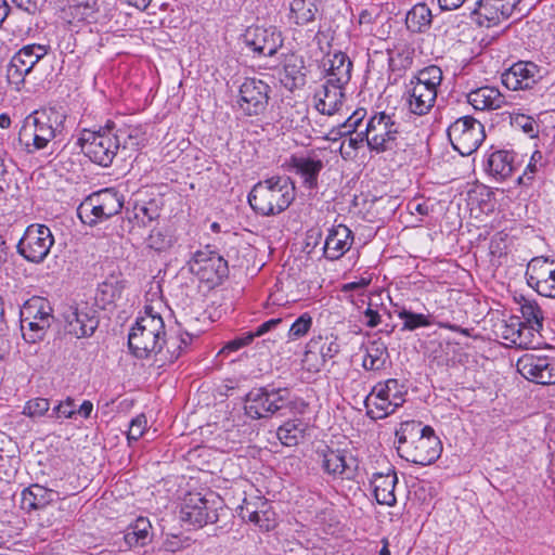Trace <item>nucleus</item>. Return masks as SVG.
Segmentation results:
<instances>
[{
  "mask_svg": "<svg viewBox=\"0 0 555 555\" xmlns=\"http://www.w3.org/2000/svg\"><path fill=\"white\" fill-rule=\"evenodd\" d=\"M245 412L254 420L270 417L283 409H293L288 388L266 386L254 388L246 395Z\"/></svg>",
  "mask_w": 555,
  "mask_h": 555,
  "instance_id": "nucleus-8",
  "label": "nucleus"
},
{
  "mask_svg": "<svg viewBox=\"0 0 555 555\" xmlns=\"http://www.w3.org/2000/svg\"><path fill=\"white\" fill-rule=\"evenodd\" d=\"M467 0H438L442 11H452L462 7Z\"/></svg>",
  "mask_w": 555,
  "mask_h": 555,
  "instance_id": "nucleus-64",
  "label": "nucleus"
},
{
  "mask_svg": "<svg viewBox=\"0 0 555 555\" xmlns=\"http://www.w3.org/2000/svg\"><path fill=\"white\" fill-rule=\"evenodd\" d=\"M311 348H318L322 360L325 362L333 359L340 350L337 337L333 334L326 337H319L310 341Z\"/></svg>",
  "mask_w": 555,
  "mask_h": 555,
  "instance_id": "nucleus-51",
  "label": "nucleus"
},
{
  "mask_svg": "<svg viewBox=\"0 0 555 555\" xmlns=\"http://www.w3.org/2000/svg\"><path fill=\"white\" fill-rule=\"evenodd\" d=\"M440 328H447L452 332L461 333L462 335H465L467 337H472V331L469 328L461 327L460 325L452 324L449 322H437L436 323Z\"/></svg>",
  "mask_w": 555,
  "mask_h": 555,
  "instance_id": "nucleus-63",
  "label": "nucleus"
},
{
  "mask_svg": "<svg viewBox=\"0 0 555 555\" xmlns=\"http://www.w3.org/2000/svg\"><path fill=\"white\" fill-rule=\"evenodd\" d=\"M472 20L480 27H492L509 16L501 8L498 0H478L470 11Z\"/></svg>",
  "mask_w": 555,
  "mask_h": 555,
  "instance_id": "nucleus-30",
  "label": "nucleus"
},
{
  "mask_svg": "<svg viewBox=\"0 0 555 555\" xmlns=\"http://www.w3.org/2000/svg\"><path fill=\"white\" fill-rule=\"evenodd\" d=\"M280 323H282L281 318L270 319L260 324L254 332H251V335L254 336V338L260 337L266 333L270 332L271 330L275 328Z\"/></svg>",
  "mask_w": 555,
  "mask_h": 555,
  "instance_id": "nucleus-61",
  "label": "nucleus"
},
{
  "mask_svg": "<svg viewBox=\"0 0 555 555\" xmlns=\"http://www.w3.org/2000/svg\"><path fill=\"white\" fill-rule=\"evenodd\" d=\"M124 288V281L112 275L99 284L95 300L105 309L120 299Z\"/></svg>",
  "mask_w": 555,
  "mask_h": 555,
  "instance_id": "nucleus-40",
  "label": "nucleus"
},
{
  "mask_svg": "<svg viewBox=\"0 0 555 555\" xmlns=\"http://www.w3.org/2000/svg\"><path fill=\"white\" fill-rule=\"evenodd\" d=\"M124 206L122 196L114 189H104L88 196L78 207L79 219L88 225H94L115 215Z\"/></svg>",
  "mask_w": 555,
  "mask_h": 555,
  "instance_id": "nucleus-10",
  "label": "nucleus"
},
{
  "mask_svg": "<svg viewBox=\"0 0 555 555\" xmlns=\"http://www.w3.org/2000/svg\"><path fill=\"white\" fill-rule=\"evenodd\" d=\"M448 138L461 155H470L486 138L483 125L472 116H463L452 122L447 130Z\"/></svg>",
  "mask_w": 555,
  "mask_h": 555,
  "instance_id": "nucleus-11",
  "label": "nucleus"
},
{
  "mask_svg": "<svg viewBox=\"0 0 555 555\" xmlns=\"http://www.w3.org/2000/svg\"><path fill=\"white\" fill-rule=\"evenodd\" d=\"M307 424L301 418L286 421L276 429V437L285 447L297 446L305 437Z\"/></svg>",
  "mask_w": 555,
  "mask_h": 555,
  "instance_id": "nucleus-38",
  "label": "nucleus"
},
{
  "mask_svg": "<svg viewBox=\"0 0 555 555\" xmlns=\"http://www.w3.org/2000/svg\"><path fill=\"white\" fill-rule=\"evenodd\" d=\"M466 98L476 111H494L505 104V96L499 89L490 86L476 88L468 92Z\"/></svg>",
  "mask_w": 555,
  "mask_h": 555,
  "instance_id": "nucleus-33",
  "label": "nucleus"
},
{
  "mask_svg": "<svg viewBox=\"0 0 555 555\" xmlns=\"http://www.w3.org/2000/svg\"><path fill=\"white\" fill-rule=\"evenodd\" d=\"M151 522L145 517H139L125 533V542L129 547L144 546L151 541Z\"/></svg>",
  "mask_w": 555,
  "mask_h": 555,
  "instance_id": "nucleus-42",
  "label": "nucleus"
},
{
  "mask_svg": "<svg viewBox=\"0 0 555 555\" xmlns=\"http://www.w3.org/2000/svg\"><path fill=\"white\" fill-rule=\"evenodd\" d=\"M166 341L163 318L139 317L128 335V347L138 359H146L162 351Z\"/></svg>",
  "mask_w": 555,
  "mask_h": 555,
  "instance_id": "nucleus-5",
  "label": "nucleus"
},
{
  "mask_svg": "<svg viewBox=\"0 0 555 555\" xmlns=\"http://www.w3.org/2000/svg\"><path fill=\"white\" fill-rule=\"evenodd\" d=\"M347 85L330 83L328 80L314 93L315 109L327 116L338 113L346 99L345 87Z\"/></svg>",
  "mask_w": 555,
  "mask_h": 555,
  "instance_id": "nucleus-25",
  "label": "nucleus"
},
{
  "mask_svg": "<svg viewBox=\"0 0 555 555\" xmlns=\"http://www.w3.org/2000/svg\"><path fill=\"white\" fill-rule=\"evenodd\" d=\"M296 197V188L287 176H272L257 182L248 194L253 210L261 216H275L286 210Z\"/></svg>",
  "mask_w": 555,
  "mask_h": 555,
  "instance_id": "nucleus-2",
  "label": "nucleus"
},
{
  "mask_svg": "<svg viewBox=\"0 0 555 555\" xmlns=\"http://www.w3.org/2000/svg\"><path fill=\"white\" fill-rule=\"evenodd\" d=\"M352 242L353 234L347 225L332 227L324 243V257L328 260L339 259L350 249Z\"/></svg>",
  "mask_w": 555,
  "mask_h": 555,
  "instance_id": "nucleus-26",
  "label": "nucleus"
},
{
  "mask_svg": "<svg viewBox=\"0 0 555 555\" xmlns=\"http://www.w3.org/2000/svg\"><path fill=\"white\" fill-rule=\"evenodd\" d=\"M494 327L495 335L506 345L522 349L533 348V334L524 327L519 318L511 317L508 320H502Z\"/></svg>",
  "mask_w": 555,
  "mask_h": 555,
  "instance_id": "nucleus-23",
  "label": "nucleus"
},
{
  "mask_svg": "<svg viewBox=\"0 0 555 555\" xmlns=\"http://www.w3.org/2000/svg\"><path fill=\"white\" fill-rule=\"evenodd\" d=\"M312 325V318L309 313H302L296 321L291 325L287 331V337L289 340H296L304 337Z\"/></svg>",
  "mask_w": 555,
  "mask_h": 555,
  "instance_id": "nucleus-54",
  "label": "nucleus"
},
{
  "mask_svg": "<svg viewBox=\"0 0 555 555\" xmlns=\"http://www.w3.org/2000/svg\"><path fill=\"white\" fill-rule=\"evenodd\" d=\"M318 463L323 473L333 480H354L359 473V461L348 450L325 447L317 451Z\"/></svg>",
  "mask_w": 555,
  "mask_h": 555,
  "instance_id": "nucleus-12",
  "label": "nucleus"
},
{
  "mask_svg": "<svg viewBox=\"0 0 555 555\" xmlns=\"http://www.w3.org/2000/svg\"><path fill=\"white\" fill-rule=\"evenodd\" d=\"M388 358L387 347L383 343L371 341L366 347L362 366L366 371H379L385 367Z\"/></svg>",
  "mask_w": 555,
  "mask_h": 555,
  "instance_id": "nucleus-43",
  "label": "nucleus"
},
{
  "mask_svg": "<svg viewBox=\"0 0 555 555\" xmlns=\"http://www.w3.org/2000/svg\"><path fill=\"white\" fill-rule=\"evenodd\" d=\"M517 371L526 379L540 385L555 384V359L528 352L517 360Z\"/></svg>",
  "mask_w": 555,
  "mask_h": 555,
  "instance_id": "nucleus-18",
  "label": "nucleus"
},
{
  "mask_svg": "<svg viewBox=\"0 0 555 555\" xmlns=\"http://www.w3.org/2000/svg\"><path fill=\"white\" fill-rule=\"evenodd\" d=\"M66 115L62 108L47 107L29 114L18 132V141L27 153L47 147L64 128Z\"/></svg>",
  "mask_w": 555,
  "mask_h": 555,
  "instance_id": "nucleus-3",
  "label": "nucleus"
},
{
  "mask_svg": "<svg viewBox=\"0 0 555 555\" xmlns=\"http://www.w3.org/2000/svg\"><path fill=\"white\" fill-rule=\"evenodd\" d=\"M401 124L395 114L375 113L370 117L365 128V142L371 152L376 154L404 151L405 143Z\"/></svg>",
  "mask_w": 555,
  "mask_h": 555,
  "instance_id": "nucleus-4",
  "label": "nucleus"
},
{
  "mask_svg": "<svg viewBox=\"0 0 555 555\" xmlns=\"http://www.w3.org/2000/svg\"><path fill=\"white\" fill-rule=\"evenodd\" d=\"M260 509H250L251 502L245 499L240 506V516L243 519L255 524L262 531L272 530L275 525V513L270 508L267 501L258 498Z\"/></svg>",
  "mask_w": 555,
  "mask_h": 555,
  "instance_id": "nucleus-34",
  "label": "nucleus"
},
{
  "mask_svg": "<svg viewBox=\"0 0 555 555\" xmlns=\"http://www.w3.org/2000/svg\"><path fill=\"white\" fill-rule=\"evenodd\" d=\"M188 264L191 273L209 287L220 285L229 274L227 260L208 246L194 253Z\"/></svg>",
  "mask_w": 555,
  "mask_h": 555,
  "instance_id": "nucleus-13",
  "label": "nucleus"
},
{
  "mask_svg": "<svg viewBox=\"0 0 555 555\" xmlns=\"http://www.w3.org/2000/svg\"><path fill=\"white\" fill-rule=\"evenodd\" d=\"M175 243V237L167 227L154 228L149 237L146 238V245L149 248L156 251H164L170 248Z\"/></svg>",
  "mask_w": 555,
  "mask_h": 555,
  "instance_id": "nucleus-49",
  "label": "nucleus"
},
{
  "mask_svg": "<svg viewBox=\"0 0 555 555\" xmlns=\"http://www.w3.org/2000/svg\"><path fill=\"white\" fill-rule=\"evenodd\" d=\"M254 336L251 332H247L242 334L241 336L235 337L234 339L228 341L225 346L222 348L221 352H232L236 351L245 346H248L254 340Z\"/></svg>",
  "mask_w": 555,
  "mask_h": 555,
  "instance_id": "nucleus-60",
  "label": "nucleus"
},
{
  "mask_svg": "<svg viewBox=\"0 0 555 555\" xmlns=\"http://www.w3.org/2000/svg\"><path fill=\"white\" fill-rule=\"evenodd\" d=\"M366 112L363 108L356 109L347 119L345 122L340 124L338 126L336 134L344 137V135H350L352 134L363 118L365 117Z\"/></svg>",
  "mask_w": 555,
  "mask_h": 555,
  "instance_id": "nucleus-56",
  "label": "nucleus"
},
{
  "mask_svg": "<svg viewBox=\"0 0 555 555\" xmlns=\"http://www.w3.org/2000/svg\"><path fill=\"white\" fill-rule=\"evenodd\" d=\"M63 318L65 332L76 338L92 336L100 322L98 311L88 302L69 306Z\"/></svg>",
  "mask_w": 555,
  "mask_h": 555,
  "instance_id": "nucleus-17",
  "label": "nucleus"
},
{
  "mask_svg": "<svg viewBox=\"0 0 555 555\" xmlns=\"http://www.w3.org/2000/svg\"><path fill=\"white\" fill-rule=\"evenodd\" d=\"M410 81L421 83L422 87L431 91H437L442 81V70L439 66L430 65L421 69Z\"/></svg>",
  "mask_w": 555,
  "mask_h": 555,
  "instance_id": "nucleus-50",
  "label": "nucleus"
},
{
  "mask_svg": "<svg viewBox=\"0 0 555 555\" xmlns=\"http://www.w3.org/2000/svg\"><path fill=\"white\" fill-rule=\"evenodd\" d=\"M243 39L247 47L263 56H273L283 46L282 33L274 26H249Z\"/></svg>",
  "mask_w": 555,
  "mask_h": 555,
  "instance_id": "nucleus-20",
  "label": "nucleus"
},
{
  "mask_svg": "<svg viewBox=\"0 0 555 555\" xmlns=\"http://www.w3.org/2000/svg\"><path fill=\"white\" fill-rule=\"evenodd\" d=\"M50 410V401L46 398H34L28 400L22 413L30 418L41 417Z\"/></svg>",
  "mask_w": 555,
  "mask_h": 555,
  "instance_id": "nucleus-53",
  "label": "nucleus"
},
{
  "mask_svg": "<svg viewBox=\"0 0 555 555\" xmlns=\"http://www.w3.org/2000/svg\"><path fill=\"white\" fill-rule=\"evenodd\" d=\"M388 67L391 72H401L411 67L414 57V50L408 46L387 49Z\"/></svg>",
  "mask_w": 555,
  "mask_h": 555,
  "instance_id": "nucleus-46",
  "label": "nucleus"
},
{
  "mask_svg": "<svg viewBox=\"0 0 555 555\" xmlns=\"http://www.w3.org/2000/svg\"><path fill=\"white\" fill-rule=\"evenodd\" d=\"M282 67L284 78L282 82L288 90H294L305 86L306 83V67L305 61L301 55L294 52L283 54Z\"/></svg>",
  "mask_w": 555,
  "mask_h": 555,
  "instance_id": "nucleus-32",
  "label": "nucleus"
},
{
  "mask_svg": "<svg viewBox=\"0 0 555 555\" xmlns=\"http://www.w3.org/2000/svg\"><path fill=\"white\" fill-rule=\"evenodd\" d=\"M399 456L415 465L427 466L441 455L442 443L433 427L421 422L406 421L396 430Z\"/></svg>",
  "mask_w": 555,
  "mask_h": 555,
  "instance_id": "nucleus-1",
  "label": "nucleus"
},
{
  "mask_svg": "<svg viewBox=\"0 0 555 555\" xmlns=\"http://www.w3.org/2000/svg\"><path fill=\"white\" fill-rule=\"evenodd\" d=\"M543 69L533 62L520 61L502 75V83L509 90L532 89L542 78Z\"/></svg>",
  "mask_w": 555,
  "mask_h": 555,
  "instance_id": "nucleus-21",
  "label": "nucleus"
},
{
  "mask_svg": "<svg viewBox=\"0 0 555 555\" xmlns=\"http://www.w3.org/2000/svg\"><path fill=\"white\" fill-rule=\"evenodd\" d=\"M408 108L411 113L423 116L430 112L437 99V91H431L410 81L405 93Z\"/></svg>",
  "mask_w": 555,
  "mask_h": 555,
  "instance_id": "nucleus-31",
  "label": "nucleus"
},
{
  "mask_svg": "<svg viewBox=\"0 0 555 555\" xmlns=\"http://www.w3.org/2000/svg\"><path fill=\"white\" fill-rule=\"evenodd\" d=\"M382 14V8L379 4H370L359 13V25L364 27H371Z\"/></svg>",
  "mask_w": 555,
  "mask_h": 555,
  "instance_id": "nucleus-57",
  "label": "nucleus"
},
{
  "mask_svg": "<svg viewBox=\"0 0 555 555\" xmlns=\"http://www.w3.org/2000/svg\"><path fill=\"white\" fill-rule=\"evenodd\" d=\"M160 216V209L155 199L149 202H135L132 208L126 209V218L120 229L122 232L131 233L135 227L145 228Z\"/></svg>",
  "mask_w": 555,
  "mask_h": 555,
  "instance_id": "nucleus-24",
  "label": "nucleus"
},
{
  "mask_svg": "<svg viewBox=\"0 0 555 555\" xmlns=\"http://www.w3.org/2000/svg\"><path fill=\"white\" fill-rule=\"evenodd\" d=\"M289 166L296 175L302 179V183L308 189H314L318 185V177L324 167L322 159L317 155H293Z\"/></svg>",
  "mask_w": 555,
  "mask_h": 555,
  "instance_id": "nucleus-27",
  "label": "nucleus"
},
{
  "mask_svg": "<svg viewBox=\"0 0 555 555\" xmlns=\"http://www.w3.org/2000/svg\"><path fill=\"white\" fill-rule=\"evenodd\" d=\"M192 339L193 335L189 332L181 333L176 337H169L168 339L166 338L164 345L166 350H164L163 347L162 351L157 353L159 357L158 361H162L163 363H173L191 344Z\"/></svg>",
  "mask_w": 555,
  "mask_h": 555,
  "instance_id": "nucleus-41",
  "label": "nucleus"
},
{
  "mask_svg": "<svg viewBox=\"0 0 555 555\" xmlns=\"http://www.w3.org/2000/svg\"><path fill=\"white\" fill-rule=\"evenodd\" d=\"M220 511H223L222 502L215 493H189L183 500L180 519L194 528H203L217 522Z\"/></svg>",
  "mask_w": 555,
  "mask_h": 555,
  "instance_id": "nucleus-9",
  "label": "nucleus"
},
{
  "mask_svg": "<svg viewBox=\"0 0 555 555\" xmlns=\"http://www.w3.org/2000/svg\"><path fill=\"white\" fill-rule=\"evenodd\" d=\"M365 324L369 327H376L380 323V315L376 310L367 308L364 311Z\"/></svg>",
  "mask_w": 555,
  "mask_h": 555,
  "instance_id": "nucleus-62",
  "label": "nucleus"
},
{
  "mask_svg": "<svg viewBox=\"0 0 555 555\" xmlns=\"http://www.w3.org/2000/svg\"><path fill=\"white\" fill-rule=\"evenodd\" d=\"M146 424L147 421L144 415H139L134 417L129 424V430L127 435L128 440H139L145 431Z\"/></svg>",
  "mask_w": 555,
  "mask_h": 555,
  "instance_id": "nucleus-59",
  "label": "nucleus"
},
{
  "mask_svg": "<svg viewBox=\"0 0 555 555\" xmlns=\"http://www.w3.org/2000/svg\"><path fill=\"white\" fill-rule=\"evenodd\" d=\"M433 23L431 10L426 3H416L405 16L406 28L415 34L426 33Z\"/></svg>",
  "mask_w": 555,
  "mask_h": 555,
  "instance_id": "nucleus-37",
  "label": "nucleus"
},
{
  "mask_svg": "<svg viewBox=\"0 0 555 555\" xmlns=\"http://www.w3.org/2000/svg\"><path fill=\"white\" fill-rule=\"evenodd\" d=\"M519 306L524 319V321H521L524 327H526L527 331H531V334H533V332L539 333L542 330L544 317L538 302L533 299L521 297Z\"/></svg>",
  "mask_w": 555,
  "mask_h": 555,
  "instance_id": "nucleus-39",
  "label": "nucleus"
},
{
  "mask_svg": "<svg viewBox=\"0 0 555 555\" xmlns=\"http://www.w3.org/2000/svg\"><path fill=\"white\" fill-rule=\"evenodd\" d=\"M317 12V0H293L291 3V18L297 25H307L314 21Z\"/></svg>",
  "mask_w": 555,
  "mask_h": 555,
  "instance_id": "nucleus-45",
  "label": "nucleus"
},
{
  "mask_svg": "<svg viewBox=\"0 0 555 555\" xmlns=\"http://www.w3.org/2000/svg\"><path fill=\"white\" fill-rule=\"evenodd\" d=\"M99 0H60L61 18L68 24L95 23Z\"/></svg>",
  "mask_w": 555,
  "mask_h": 555,
  "instance_id": "nucleus-22",
  "label": "nucleus"
},
{
  "mask_svg": "<svg viewBox=\"0 0 555 555\" xmlns=\"http://www.w3.org/2000/svg\"><path fill=\"white\" fill-rule=\"evenodd\" d=\"M406 392L396 378L377 383L364 400L367 415L373 420L387 417L405 402Z\"/></svg>",
  "mask_w": 555,
  "mask_h": 555,
  "instance_id": "nucleus-7",
  "label": "nucleus"
},
{
  "mask_svg": "<svg viewBox=\"0 0 555 555\" xmlns=\"http://www.w3.org/2000/svg\"><path fill=\"white\" fill-rule=\"evenodd\" d=\"M397 483L398 477L393 468H389L387 473L373 474L371 485L373 487L376 502L380 505H396L397 498L395 494V489Z\"/></svg>",
  "mask_w": 555,
  "mask_h": 555,
  "instance_id": "nucleus-28",
  "label": "nucleus"
},
{
  "mask_svg": "<svg viewBox=\"0 0 555 555\" xmlns=\"http://www.w3.org/2000/svg\"><path fill=\"white\" fill-rule=\"evenodd\" d=\"M75 414V400L72 398H67L66 400L61 401L57 405H55L52 409V413L49 416L55 418H72Z\"/></svg>",
  "mask_w": 555,
  "mask_h": 555,
  "instance_id": "nucleus-58",
  "label": "nucleus"
},
{
  "mask_svg": "<svg viewBox=\"0 0 555 555\" xmlns=\"http://www.w3.org/2000/svg\"><path fill=\"white\" fill-rule=\"evenodd\" d=\"M49 46L27 44L20 49L11 59L7 67L9 83L14 85L17 90L24 83L25 77L33 70L34 66L49 53Z\"/></svg>",
  "mask_w": 555,
  "mask_h": 555,
  "instance_id": "nucleus-16",
  "label": "nucleus"
},
{
  "mask_svg": "<svg viewBox=\"0 0 555 555\" xmlns=\"http://www.w3.org/2000/svg\"><path fill=\"white\" fill-rule=\"evenodd\" d=\"M115 133V122L107 120L98 130L83 129L78 138V145L91 162L108 167L119 150Z\"/></svg>",
  "mask_w": 555,
  "mask_h": 555,
  "instance_id": "nucleus-6",
  "label": "nucleus"
},
{
  "mask_svg": "<svg viewBox=\"0 0 555 555\" xmlns=\"http://www.w3.org/2000/svg\"><path fill=\"white\" fill-rule=\"evenodd\" d=\"M54 244L51 230L44 224H30L17 243L18 254L29 262L41 263Z\"/></svg>",
  "mask_w": 555,
  "mask_h": 555,
  "instance_id": "nucleus-14",
  "label": "nucleus"
},
{
  "mask_svg": "<svg viewBox=\"0 0 555 555\" xmlns=\"http://www.w3.org/2000/svg\"><path fill=\"white\" fill-rule=\"evenodd\" d=\"M57 500H60L57 491L35 483L23 490L21 504L23 509L31 512L43 508Z\"/></svg>",
  "mask_w": 555,
  "mask_h": 555,
  "instance_id": "nucleus-35",
  "label": "nucleus"
},
{
  "mask_svg": "<svg viewBox=\"0 0 555 555\" xmlns=\"http://www.w3.org/2000/svg\"><path fill=\"white\" fill-rule=\"evenodd\" d=\"M116 138L119 141V149L137 151L144 141V133L139 127H117L115 124Z\"/></svg>",
  "mask_w": 555,
  "mask_h": 555,
  "instance_id": "nucleus-47",
  "label": "nucleus"
},
{
  "mask_svg": "<svg viewBox=\"0 0 555 555\" xmlns=\"http://www.w3.org/2000/svg\"><path fill=\"white\" fill-rule=\"evenodd\" d=\"M515 154L509 151H495L488 158V171L499 180L511 177L514 167Z\"/></svg>",
  "mask_w": 555,
  "mask_h": 555,
  "instance_id": "nucleus-36",
  "label": "nucleus"
},
{
  "mask_svg": "<svg viewBox=\"0 0 555 555\" xmlns=\"http://www.w3.org/2000/svg\"><path fill=\"white\" fill-rule=\"evenodd\" d=\"M399 319L403 320V330L414 331L418 327L429 326L431 322L428 317L422 313H414L406 309L398 312Z\"/></svg>",
  "mask_w": 555,
  "mask_h": 555,
  "instance_id": "nucleus-52",
  "label": "nucleus"
},
{
  "mask_svg": "<svg viewBox=\"0 0 555 555\" xmlns=\"http://www.w3.org/2000/svg\"><path fill=\"white\" fill-rule=\"evenodd\" d=\"M51 311L52 309L48 301L41 297H33L22 307L21 318L34 320L35 322H39L41 319H48V322H50L53 318Z\"/></svg>",
  "mask_w": 555,
  "mask_h": 555,
  "instance_id": "nucleus-44",
  "label": "nucleus"
},
{
  "mask_svg": "<svg viewBox=\"0 0 555 555\" xmlns=\"http://www.w3.org/2000/svg\"><path fill=\"white\" fill-rule=\"evenodd\" d=\"M270 86L261 79L245 78L238 89L236 107L244 116L262 115L269 103Z\"/></svg>",
  "mask_w": 555,
  "mask_h": 555,
  "instance_id": "nucleus-15",
  "label": "nucleus"
},
{
  "mask_svg": "<svg viewBox=\"0 0 555 555\" xmlns=\"http://www.w3.org/2000/svg\"><path fill=\"white\" fill-rule=\"evenodd\" d=\"M554 266V260L546 257H534L527 264V283L541 296L555 298Z\"/></svg>",
  "mask_w": 555,
  "mask_h": 555,
  "instance_id": "nucleus-19",
  "label": "nucleus"
},
{
  "mask_svg": "<svg viewBox=\"0 0 555 555\" xmlns=\"http://www.w3.org/2000/svg\"><path fill=\"white\" fill-rule=\"evenodd\" d=\"M324 78L330 83L348 85L351 79L352 62L349 56L341 52H335L328 55L323 63Z\"/></svg>",
  "mask_w": 555,
  "mask_h": 555,
  "instance_id": "nucleus-29",
  "label": "nucleus"
},
{
  "mask_svg": "<svg viewBox=\"0 0 555 555\" xmlns=\"http://www.w3.org/2000/svg\"><path fill=\"white\" fill-rule=\"evenodd\" d=\"M512 126L521 129L530 138L539 134V126L533 117L525 114H516L511 117Z\"/></svg>",
  "mask_w": 555,
  "mask_h": 555,
  "instance_id": "nucleus-55",
  "label": "nucleus"
},
{
  "mask_svg": "<svg viewBox=\"0 0 555 555\" xmlns=\"http://www.w3.org/2000/svg\"><path fill=\"white\" fill-rule=\"evenodd\" d=\"M49 327L50 322H48V319H41L39 322H35L34 320L21 318L22 335L27 343L35 344L36 341L41 340Z\"/></svg>",
  "mask_w": 555,
  "mask_h": 555,
  "instance_id": "nucleus-48",
  "label": "nucleus"
}]
</instances>
